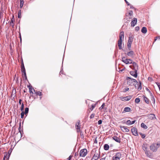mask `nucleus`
Wrapping results in <instances>:
<instances>
[{
  "label": "nucleus",
  "mask_w": 160,
  "mask_h": 160,
  "mask_svg": "<svg viewBox=\"0 0 160 160\" xmlns=\"http://www.w3.org/2000/svg\"><path fill=\"white\" fill-rule=\"evenodd\" d=\"M160 147V142L153 143L150 146V149L152 152H156Z\"/></svg>",
  "instance_id": "1"
},
{
  "label": "nucleus",
  "mask_w": 160,
  "mask_h": 160,
  "mask_svg": "<svg viewBox=\"0 0 160 160\" xmlns=\"http://www.w3.org/2000/svg\"><path fill=\"white\" fill-rule=\"evenodd\" d=\"M124 32H121L119 34V39L118 41V45L119 49H122V40L124 39Z\"/></svg>",
  "instance_id": "2"
},
{
  "label": "nucleus",
  "mask_w": 160,
  "mask_h": 160,
  "mask_svg": "<svg viewBox=\"0 0 160 160\" xmlns=\"http://www.w3.org/2000/svg\"><path fill=\"white\" fill-rule=\"evenodd\" d=\"M121 155L120 152L116 153L112 157V160H120L121 158Z\"/></svg>",
  "instance_id": "3"
},
{
  "label": "nucleus",
  "mask_w": 160,
  "mask_h": 160,
  "mask_svg": "<svg viewBox=\"0 0 160 160\" xmlns=\"http://www.w3.org/2000/svg\"><path fill=\"white\" fill-rule=\"evenodd\" d=\"M127 79L128 80L127 83V84L128 85H130L132 83V82L138 83V82L136 79L131 78L129 77H127Z\"/></svg>",
  "instance_id": "4"
},
{
  "label": "nucleus",
  "mask_w": 160,
  "mask_h": 160,
  "mask_svg": "<svg viewBox=\"0 0 160 160\" xmlns=\"http://www.w3.org/2000/svg\"><path fill=\"white\" fill-rule=\"evenodd\" d=\"M87 153V150L85 149L81 150L79 152V155L80 157H84Z\"/></svg>",
  "instance_id": "5"
},
{
  "label": "nucleus",
  "mask_w": 160,
  "mask_h": 160,
  "mask_svg": "<svg viewBox=\"0 0 160 160\" xmlns=\"http://www.w3.org/2000/svg\"><path fill=\"white\" fill-rule=\"evenodd\" d=\"M132 65L130 66V67L134 70H137L138 68V65L134 62L132 61Z\"/></svg>",
  "instance_id": "6"
},
{
  "label": "nucleus",
  "mask_w": 160,
  "mask_h": 160,
  "mask_svg": "<svg viewBox=\"0 0 160 160\" xmlns=\"http://www.w3.org/2000/svg\"><path fill=\"white\" fill-rule=\"evenodd\" d=\"M131 131L132 132V134L134 135H135V136H138V135L137 129L135 127H134L133 128H132L131 130Z\"/></svg>",
  "instance_id": "7"
},
{
  "label": "nucleus",
  "mask_w": 160,
  "mask_h": 160,
  "mask_svg": "<svg viewBox=\"0 0 160 160\" xmlns=\"http://www.w3.org/2000/svg\"><path fill=\"white\" fill-rule=\"evenodd\" d=\"M137 20L136 18H134L131 22V26L134 27L137 23Z\"/></svg>",
  "instance_id": "8"
},
{
  "label": "nucleus",
  "mask_w": 160,
  "mask_h": 160,
  "mask_svg": "<svg viewBox=\"0 0 160 160\" xmlns=\"http://www.w3.org/2000/svg\"><path fill=\"white\" fill-rule=\"evenodd\" d=\"M133 61L130 59H126V60H123V62L126 64H132Z\"/></svg>",
  "instance_id": "9"
},
{
  "label": "nucleus",
  "mask_w": 160,
  "mask_h": 160,
  "mask_svg": "<svg viewBox=\"0 0 160 160\" xmlns=\"http://www.w3.org/2000/svg\"><path fill=\"white\" fill-rule=\"evenodd\" d=\"M21 71L22 73H23V75L25 76V78L27 79L26 75L25 72V69L23 63H22V65L21 67Z\"/></svg>",
  "instance_id": "10"
},
{
  "label": "nucleus",
  "mask_w": 160,
  "mask_h": 160,
  "mask_svg": "<svg viewBox=\"0 0 160 160\" xmlns=\"http://www.w3.org/2000/svg\"><path fill=\"white\" fill-rule=\"evenodd\" d=\"M132 97V96H128L122 98V100L123 101H128L131 99Z\"/></svg>",
  "instance_id": "11"
},
{
  "label": "nucleus",
  "mask_w": 160,
  "mask_h": 160,
  "mask_svg": "<svg viewBox=\"0 0 160 160\" xmlns=\"http://www.w3.org/2000/svg\"><path fill=\"white\" fill-rule=\"evenodd\" d=\"M112 139L120 143L121 142V139L116 136H113Z\"/></svg>",
  "instance_id": "12"
},
{
  "label": "nucleus",
  "mask_w": 160,
  "mask_h": 160,
  "mask_svg": "<svg viewBox=\"0 0 160 160\" xmlns=\"http://www.w3.org/2000/svg\"><path fill=\"white\" fill-rule=\"evenodd\" d=\"M137 70H134V71H131L130 73L131 75L134 76L135 78H136L137 76Z\"/></svg>",
  "instance_id": "13"
},
{
  "label": "nucleus",
  "mask_w": 160,
  "mask_h": 160,
  "mask_svg": "<svg viewBox=\"0 0 160 160\" xmlns=\"http://www.w3.org/2000/svg\"><path fill=\"white\" fill-rule=\"evenodd\" d=\"M120 128L121 130L123 132H128L129 131V129L126 127L124 126H120Z\"/></svg>",
  "instance_id": "14"
},
{
  "label": "nucleus",
  "mask_w": 160,
  "mask_h": 160,
  "mask_svg": "<svg viewBox=\"0 0 160 160\" xmlns=\"http://www.w3.org/2000/svg\"><path fill=\"white\" fill-rule=\"evenodd\" d=\"M76 128L78 132H80V126L79 122H77L76 124L75 125Z\"/></svg>",
  "instance_id": "15"
},
{
  "label": "nucleus",
  "mask_w": 160,
  "mask_h": 160,
  "mask_svg": "<svg viewBox=\"0 0 160 160\" xmlns=\"http://www.w3.org/2000/svg\"><path fill=\"white\" fill-rule=\"evenodd\" d=\"M99 158V155L97 152H96L93 158H92V160H97Z\"/></svg>",
  "instance_id": "16"
},
{
  "label": "nucleus",
  "mask_w": 160,
  "mask_h": 160,
  "mask_svg": "<svg viewBox=\"0 0 160 160\" xmlns=\"http://www.w3.org/2000/svg\"><path fill=\"white\" fill-rule=\"evenodd\" d=\"M145 154L147 156L151 158V153H150V152L149 151H146L145 152Z\"/></svg>",
  "instance_id": "17"
},
{
  "label": "nucleus",
  "mask_w": 160,
  "mask_h": 160,
  "mask_svg": "<svg viewBox=\"0 0 160 160\" xmlns=\"http://www.w3.org/2000/svg\"><path fill=\"white\" fill-rule=\"evenodd\" d=\"M127 55L129 57H132L134 55V52L133 51H130L128 52Z\"/></svg>",
  "instance_id": "18"
},
{
  "label": "nucleus",
  "mask_w": 160,
  "mask_h": 160,
  "mask_svg": "<svg viewBox=\"0 0 160 160\" xmlns=\"http://www.w3.org/2000/svg\"><path fill=\"white\" fill-rule=\"evenodd\" d=\"M141 32L143 33H146L147 32V29L145 27H143L142 28Z\"/></svg>",
  "instance_id": "19"
},
{
  "label": "nucleus",
  "mask_w": 160,
  "mask_h": 160,
  "mask_svg": "<svg viewBox=\"0 0 160 160\" xmlns=\"http://www.w3.org/2000/svg\"><path fill=\"white\" fill-rule=\"evenodd\" d=\"M142 149L144 152L147 151V146L146 144H143L142 145Z\"/></svg>",
  "instance_id": "20"
},
{
  "label": "nucleus",
  "mask_w": 160,
  "mask_h": 160,
  "mask_svg": "<svg viewBox=\"0 0 160 160\" xmlns=\"http://www.w3.org/2000/svg\"><path fill=\"white\" fill-rule=\"evenodd\" d=\"M148 117L151 119H153L155 118V116L153 114H151L148 115Z\"/></svg>",
  "instance_id": "21"
},
{
  "label": "nucleus",
  "mask_w": 160,
  "mask_h": 160,
  "mask_svg": "<svg viewBox=\"0 0 160 160\" xmlns=\"http://www.w3.org/2000/svg\"><path fill=\"white\" fill-rule=\"evenodd\" d=\"M141 126L142 128L145 129H146L148 128L147 126L143 123H142L141 124Z\"/></svg>",
  "instance_id": "22"
},
{
  "label": "nucleus",
  "mask_w": 160,
  "mask_h": 160,
  "mask_svg": "<svg viewBox=\"0 0 160 160\" xmlns=\"http://www.w3.org/2000/svg\"><path fill=\"white\" fill-rule=\"evenodd\" d=\"M34 91L36 94L37 95L42 96V93L40 91L36 92L35 90H34Z\"/></svg>",
  "instance_id": "23"
},
{
  "label": "nucleus",
  "mask_w": 160,
  "mask_h": 160,
  "mask_svg": "<svg viewBox=\"0 0 160 160\" xmlns=\"http://www.w3.org/2000/svg\"><path fill=\"white\" fill-rule=\"evenodd\" d=\"M131 109L128 107H125L124 108V111L125 112H129L130 111Z\"/></svg>",
  "instance_id": "24"
},
{
  "label": "nucleus",
  "mask_w": 160,
  "mask_h": 160,
  "mask_svg": "<svg viewBox=\"0 0 160 160\" xmlns=\"http://www.w3.org/2000/svg\"><path fill=\"white\" fill-rule=\"evenodd\" d=\"M109 146L107 144H105L104 146V148L105 150H108L109 149Z\"/></svg>",
  "instance_id": "25"
},
{
  "label": "nucleus",
  "mask_w": 160,
  "mask_h": 160,
  "mask_svg": "<svg viewBox=\"0 0 160 160\" xmlns=\"http://www.w3.org/2000/svg\"><path fill=\"white\" fill-rule=\"evenodd\" d=\"M144 97V100L145 102L147 104H148L149 103V101L148 98L147 97L143 96Z\"/></svg>",
  "instance_id": "26"
},
{
  "label": "nucleus",
  "mask_w": 160,
  "mask_h": 160,
  "mask_svg": "<svg viewBox=\"0 0 160 160\" xmlns=\"http://www.w3.org/2000/svg\"><path fill=\"white\" fill-rule=\"evenodd\" d=\"M10 156V154H7L6 155V156H5L4 158L3 159V160L5 159V158H6L7 159H8L9 158Z\"/></svg>",
  "instance_id": "27"
},
{
  "label": "nucleus",
  "mask_w": 160,
  "mask_h": 160,
  "mask_svg": "<svg viewBox=\"0 0 160 160\" xmlns=\"http://www.w3.org/2000/svg\"><path fill=\"white\" fill-rule=\"evenodd\" d=\"M28 110H29V109L28 108H25V112H24L25 113V115H27V114L28 113Z\"/></svg>",
  "instance_id": "28"
},
{
  "label": "nucleus",
  "mask_w": 160,
  "mask_h": 160,
  "mask_svg": "<svg viewBox=\"0 0 160 160\" xmlns=\"http://www.w3.org/2000/svg\"><path fill=\"white\" fill-rule=\"evenodd\" d=\"M140 102V99L138 98H137L135 100V103H138Z\"/></svg>",
  "instance_id": "29"
},
{
  "label": "nucleus",
  "mask_w": 160,
  "mask_h": 160,
  "mask_svg": "<svg viewBox=\"0 0 160 160\" xmlns=\"http://www.w3.org/2000/svg\"><path fill=\"white\" fill-rule=\"evenodd\" d=\"M24 3V1L23 0H20V8H22V7Z\"/></svg>",
  "instance_id": "30"
},
{
  "label": "nucleus",
  "mask_w": 160,
  "mask_h": 160,
  "mask_svg": "<svg viewBox=\"0 0 160 160\" xmlns=\"http://www.w3.org/2000/svg\"><path fill=\"white\" fill-rule=\"evenodd\" d=\"M126 124L128 125H131V121L130 120H128L126 122Z\"/></svg>",
  "instance_id": "31"
},
{
  "label": "nucleus",
  "mask_w": 160,
  "mask_h": 160,
  "mask_svg": "<svg viewBox=\"0 0 160 160\" xmlns=\"http://www.w3.org/2000/svg\"><path fill=\"white\" fill-rule=\"evenodd\" d=\"M34 90L33 88H32V87H31L30 88H29V92L30 93H33V92L32 91V90L34 91Z\"/></svg>",
  "instance_id": "32"
},
{
  "label": "nucleus",
  "mask_w": 160,
  "mask_h": 160,
  "mask_svg": "<svg viewBox=\"0 0 160 160\" xmlns=\"http://www.w3.org/2000/svg\"><path fill=\"white\" fill-rule=\"evenodd\" d=\"M142 88V86H141V82L140 81L139 82V85L138 87V89L139 90H140Z\"/></svg>",
  "instance_id": "33"
},
{
  "label": "nucleus",
  "mask_w": 160,
  "mask_h": 160,
  "mask_svg": "<svg viewBox=\"0 0 160 160\" xmlns=\"http://www.w3.org/2000/svg\"><path fill=\"white\" fill-rule=\"evenodd\" d=\"M24 114L25 113L23 111H22L21 113V118H23Z\"/></svg>",
  "instance_id": "34"
},
{
  "label": "nucleus",
  "mask_w": 160,
  "mask_h": 160,
  "mask_svg": "<svg viewBox=\"0 0 160 160\" xmlns=\"http://www.w3.org/2000/svg\"><path fill=\"white\" fill-rule=\"evenodd\" d=\"M133 40L132 39H130L128 38V43H131L132 44V42Z\"/></svg>",
  "instance_id": "35"
},
{
  "label": "nucleus",
  "mask_w": 160,
  "mask_h": 160,
  "mask_svg": "<svg viewBox=\"0 0 160 160\" xmlns=\"http://www.w3.org/2000/svg\"><path fill=\"white\" fill-rule=\"evenodd\" d=\"M140 134L142 138H144L145 137V135L141 133H140Z\"/></svg>",
  "instance_id": "36"
},
{
  "label": "nucleus",
  "mask_w": 160,
  "mask_h": 160,
  "mask_svg": "<svg viewBox=\"0 0 160 160\" xmlns=\"http://www.w3.org/2000/svg\"><path fill=\"white\" fill-rule=\"evenodd\" d=\"M21 10H19L18 13V17L19 18H21Z\"/></svg>",
  "instance_id": "37"
},
{
  "label": "nucleus",
  "mask_w": 160,
  "mask_h": 160,
  "mask_svg": "<svg viewBox=\"0 0 160 160\" xmlns=\"http://www.w3.org/2000/svg\"><path fill=\"white\" fill-rule=\"evenodd\" d=\"M95 105H92L91 108H90V109L91 110V111H92L93 110V109L94 108H95Z\"/></svg>",
  "instance_id": "38"
},
{
  "label": "nucleus",
  "mask_w": 160,
  "mask_h": 160,
  "mask_svg": "<svg viewBox=\"0 0 160 160\" xmlns=\"http://www.w3.org/2000/svg\"><path fill=\"white\" fill-rule=\"evenodd\" d=\"M24 104L23 103H22V105H21V111H23V109H24Z\"/></svg>",
  "instance_id": "39"
},
{
  "label": "nucleus",
  "mask_w": 160,
  "mask_h": 160,
  "mask_svg": "<svg viewBox=\"0 0 160 160\" xmlns=\"http://www.w3.org/2000/svg\"><path fill=\"white\" fill-rule=\"evenodd\" d=\"M133 35H129V39H132V40H133Z\"/></svg>",
  "instance_id": "40"
},
{
  "label": "nucleus",
  "mask_w": 160,
  "mask_h": 160,
  "mask_svg": "<svg viewBox=\"0 0 160 160\" xmlns=\"http://www.w3.org/2000/svg\"><path fill=\"white\" fill-rule=\"evenodd\" d=\"M156 83L157 84V86H158L159 90L160 91V83L159 82H156Z\"/></svg>",
  "instance_id": "41"
},
{
  "label": "nucleus",
  "mask_w": 160,
  "mask_h": 160,
  "mask_svg": "<svg viewBox=\"0 0 160 160\" xmlns=\"http://www.w3.org/2000/svg\"><path fill=\"white\" fill-rule=\"evenodd\" d=\"M132 11L131 10H130L128 14L129 15L131 16L132 15Z\"/></svg>",
  "instance_id": "42"
},
{
  "label": "nucleus",
  "mask_w": 160,
  "mask_h": 160,
  "mask_svg": "<svg viewBox=\"0 0 160 160\" xmlns=\"http://www.w3.org/2000/svg\"><path fill=\"white\" fill-rule=\"evenodd\" d=\"M139 28L138 26H137V27H136L135 28V30L137 31H138L139 30Z\"/></svg>",
  "instance_id": "43"
},
{
  "label": "nucleus",
  "mask_w": 160,
  "mask_h": 160,
  "mask_svg": "<svg viewBox=\"0 0 160 160\" xmlns=\"http://www.w3.org/2000/svg\"><path fill=\"white\" fill-rule=\"evenodd\" d=\"M131 44H131V43H127V46H128V47L129 48H130L131 47Z\"/></svg>",
  "instance_id": "44"
},
{
  "label": "nucleus",
  "mask_w": 160,
  "mask_h": 160,
  "mask_svg": "<svg viewBox=\"0 0 160 160\" xmlns=\"http://www.w3.org/2000/svg\"><path fill=\"white\" fill-rule=\"evenodd\" d=\"M94 116H95V115L94 114H92L91 115V116H90V118H92L94 117Z\"/></svg>",
  "instance_id": "45"
},
{
  "label": "nucleus",
  "mask_w": 160,
  "mask_h": 160,
  "mask_svg": "<svg viewBox=\"0 0 160 160\" xmlns=\"http://www.w3.org/2000/svg\"><path fill=\"white\" fill-rule=\"evenodd\" d=\"M102 123V121L101 120H99L98 122V123L99 125L101 124Z\"/></svg>",
  "instance_id": "46"
},
{
  "label": "nucleus",
  "mask_w": 160,
  "mask_h": 160,
  "mask_svg": "<svg viewBox=\"0 0 160 160\" xmlns=\"http://www.w3.org/2000/svg\"><path fill=\"white\" fill-rule=\"evenodd\" d=\"M104 104L103 103L102 104V106L99 108V109H102V108L104 107Z\"/></svg>",
  "instance_id": "47"
},
{
  "label": "nucleus",
  "mask_w": 160,
  "mask_h": 160,
  "mask_svg": "<svg viewBox=\"0 0 160 160\" xmlns=\"http://www.w3.org/2000/svg\"><path fill=\"white\" fill-rule=\"evenodd\" d=\"M124 0L128 5L129 6V5H130V4H129V3L126 0Z\"/></svg>",
  "instance_id": "48"
},
{
  "label": "nucleus",
  "mask_w": 160,
  "mask_h": 160,
  "mask_svg": "<svg viewBox=\"0 0 160 160\" xmlns=\"http://www.w3.org/2000/svg\"><path fill=\"white\" fill-rule=\"evenodd\" d=\"M129 89L128 88H126L124 89V91L125 92L129 90Z\"/></svg>",
  "instance_id": "49"
},
{
  "label": "nucleus",
  "mask_w": 160,
  "mask_h": 160,
  "mask_svg": "<svg viewBox=\"0 0 160 160\" xmlns=\"http://www.w3.org/2000/svg\"><path fill=\"white\" fill-rule=\"evenodd\" d=\"M135 121H136L135 120H134V121H133L132 122H131V125L134 124L135 123Z\"/></svg>",
  "instance_id": "50"
},
{
  "label": "nucleus",
  "mask_w": 160,
  "mask_h": 160,
  "mask_svg": "<svg viewBox=\"0 0 160 160\" xmlns=\"http://www.w3.org/2000/svg\"><path fill=\"white\" fill-rule=\"evenodd\" d=\"M129 6H130V8H134V7L132 6L130 4V5H129Z\"/></svg>",
  "instance_id": "51"
},
{
  "label": "nucleus",
  "mask_w": 160,
  "mask_h": 160,
  "mask_svg": "<svg viewBox=\"0 0 160 160\" xmlns=\"http://www.w3.org/2000/svg\"><path fill=\"white\" fill-rule=\"evenodd\" d=\"M72 157V156H70L68 158V160H71Z\"/></svg>",
  "instance_id": "52"
},
{
  "label": "nucleus",
  "mask_w": 160,
  "mask_h": 160,
  "mask_svg": "<svg viewBox=\"0 0 160 160\" xmlns=\"http://www.w3.org/2000/svg\"><path fill=\"white\" fill-rule=\"evenodd\" d=\"M122 61L123 62V60H126V59H125V57H123L122 58Z\"/></svg>",
  "instance_id": "53"
},
{
  "label": "nucleus",
  "mask_w": 160,
  "mask_h": 160,
  "mask_svg": "<svg viewBox=\"0 0 160 160\" xmlns=\"http://www.w3.org/2000/svg\"><path fill=\"white\" fill-rule=\"evenodd\" d=\"M153 103H155V99L153 98Z\"/></svg>",
  "instance_id": "54"
},
{
  "label": "nucleus",
  "mask_w": 160,
  "mask_h": 160,
  "mask_svg": "<svg viewBox=\"0 0 160 160\" xmlns=\"http://www.w3.org/2000/svg\"><path fill=\"white\" fill-rule=\"evenodd\" d=\"M22 100H21V99H20L19 100V103L21 104V101Z\"/></svg>",
  "instance_id": "55"
},
{
  "label": "nucleus",
  "mask_w": 160,
  "mask_h": 160,
  "mask_svg": "<svg viewBox=\"0 0 160 160\" xmlns=\"http://www.w3.org/2000/svg\"><path fill=\"white\" fill-rule=\"evenodd\" d=\"M77 155V153H75V156H76Z\"/></svg>",
  "instance_id": "56"
},
{
  "label": "nucleus",
  "mask_w": 160,
  "mask_h": 160,
  "mask_svg": "<svg viewBox=\"0 0 160 160\" xmlns=\"http://www.w3.org/2000/svg\"><path fill=\"white\" fill-rule=\"evenodd\" d=\"M32 87V86H30V85H29V86H28V87H29V88H30V87Z\"/></svg>",
  "instance_id": "57"
},
{
  "label": "nucleus",
  "mask_w": 160,
  "mask_h": 160,
  "mask_svg": "<svg viewBox=\"0 0 160 160\" xmlns=\"http://www.w3.org/2000/svg\"><path fill=\"white\" fill-rule=\"evenodd\" d=\"M95 142L97 143V141L96 140H95Z\"/></svg>",
  "instance_id": "58"
},
{
  "label": "nucleus",
  "mask_w": 160,
  "mask_h": 160,
  "mask_svg": "<svg viewBox=\"0 0 160 160\" xmlns=\"http://www.w3.org/2000/svg\"><path fill=\"white\" fill-rule=\"evenodd\" d=\"M20 39L21 41V36L20 35Z\"/></svg>",
  "instance_id": "59"
},
{
  "label": "nucleus",
  "mask_w": 160,
  "mask_h": 160,
  "mask_svg": "<svg viewBox=\"0 0 160 160\" xmlns=\"http://www.w3.org/2000/svg\"><path fill=\"white\" fill-rule=\"evenodd\" d=\"M123 71V69H122V70H120V71L121 72H122V71Z\"/></svg>",
  "instance_id": "60"
},
{
  "label": "nucleus",
  "mask_w": 160,
  "mask_h": 160,
  "mask_svg": "<svg viewBox=\"0 0 160 160\" xmlns=\"http://www.w3.org/2000/svg\"><path fill=\"white\" fill-rule=\"evenodd\" d=\"M156 40H157V38H156V39H155V41H156Z\"/></svg>",
  "instance_id": "61"
},
{
  "label": "nucleus",
  "mask_w": 160,
  "mask_h": 160,
  "mask_svg": "<svg viewBox=\"0 0 160 160\" xmlns=\"http://www.w3.org/2000/svg\"><path fill=\"white\" fill-rule=\"evenodd\" d=\"M41 98H42V97H40V99H41Z\"/></svg>",
  "instance_id": "62"
},
{
  "label": "nucleus",
  "mask_w": 160,
  "mask_h": 160,
  "mask_svg": "<svg viewBox=\"0 0 160 160\" xmlns=\"http://www.w3.org/2000/svg\"><path fill=\"white\" fill-rule=\"evenodd\" d=\"M101 160H103V158H102V159H101Z\"/></svg>",
  "instance_id": "63"
},
{
  "label": "nucleus",
  "mask_w": 160,
  "mask_h": 160,
  "mask_svg": "<svg viewBox=\"0 0 160 160\" xmlns=\"http://www.w3.org/2000/svg\"><path fill=\"white\" fill-rule=\"evenodd\" d=\"M101 160H103V158H102V159H101Z\"/></svg>",
  "instance_id": "64"
}]
</instances>
